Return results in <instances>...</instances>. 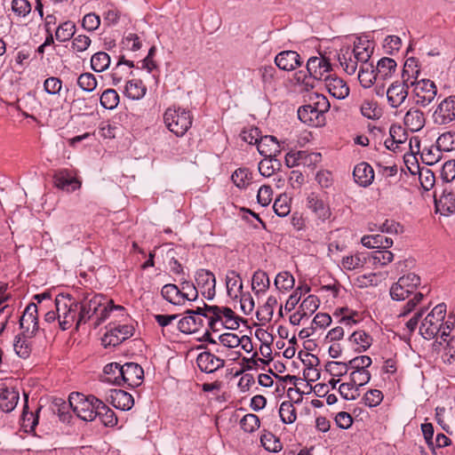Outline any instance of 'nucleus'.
I'll return each mask as SVG.
<instances>
[{"label":"nucleus","mask_w":455,"mask_h":455,"mask_svg":"<svg viewBox=\"0 0 455 455\" xmlns=\"http://www.w3.org/2000/svg\"><path fill=\"white\" fill-rule=\"evenodd\" d=\"M351 53L359 62L363 65H366L371 56L372 49L370 47L369 41L363 42L361 38H357L354 43V48Z\"/></svg>","instance_id":"35"},{"label":"nucleus","mask_w":455,"mask_h":455,"mask_svg":"<svg viewBox=\"0 0 455 455\" xmlns=\"http://www.w3.org/2000/svg\"><path fill=\"white\" fill-rule=\"evenodd\" d=\"M198 368L205 373H213L225 365V361L209 351L200 353L196 357Z\"/></svg>","instance_id":"14"},{"label":"nucleus","mask_w":455,"mask_h":455,"mask_svg":"<svg viewBox=\"0 0 455 455\" xmlns=\"http://www.w3.org/2000/svg\"><path fill=\"white\" fill-rule=\"evenodd\" d=\"M34 336L28 335V332L22 331L20 334L17 335L14 339L13 348L15 353L20 358H28L32 351V343L31 339Z\"/></svg>","instance_id":"28"},{"label":"nucleus","mask_w":455,"mask_h":455,"mask_svg":"<svg viewBox=\"0 0 455 455\" xmlns=\"http://www.w3.org/2000/svg\"><path fill=\"white\" fill-rule=\"evenodd\" d=\"M361 243L367 248L387 249L393 245V240L383 235H368L361 238Z\"/></svg>","instance_id":"30"},{"label":"nucleus","mask_w":455,"mask_h":455,"mask_svg":"<svg viewBox=\"0 0 455 455\" xmlns=\"http://www.w3.org/2000/svg\"><path fill=\"white\" fill-rule=\"evenodd\" d=\"M161 295L165 300L172 305L181 306L185 304L179 285L174 283L164 284L162 287Z\"/></svg>","instance_id":"32"},{"label":"nucleus","mask_w":455,"mask_h":455,"mask_svg":"<svg viewBox=\"0 0 455 455\" xmlns=\"http://www.w3.org/2000/svg\"><path fill=\"white\" fill-rule=\"evenodd\" d=\"M205 318L212 329L219 322L225 325L227 329L236 330L239 328V317L235 312L227 307L208 306L204 304Z\"/></svg>","instance_id":"4"},{"label":"nucleus","mask_w":455,"mask_h":455,"mask_svg":"<svg viewBox=\"0 0 455 455\" xmlns=\"http://www.w3.org/2000/svg\"><path fill=\"white\" fill-rule=\"evenodd\" d=\"M326 90L336 99H345L349 94V88L347 84L339 77L330 75L323 81Z\"/></svg>","instance_id":"19"},{"label":"nucleus","mask_w":455,"mask_h":455,"mask_svg":"<svg viewBox=\"0 0 455 455\" xmlns=\"http://www.w3.org/2000/svg\"><path fill=\"white\" fill-rule=\"evenodd\" d=\"M119 101L118 93L113 89L106 90L100 96V104L106 109L115 108Z\"/></svg>","instance_id":"52"},{"label":"nucleus","mask_w":455,"mask_h":455,"mask_svg":"<svg viewBox=\"0 0 455 455\" xmlns=\"http://www.w3.org/2000/svg\"><path fill=\"white\" fill-rule=\"evenodd\" d=\"M436 144L442 152L455 150V133L448 132L441 134L436 140Z\"/></svg>","instance_id":"49"},{"label":"nucleus","mask_w":455,"mask_h":455,"mask_svg":"<svg viewBox=\"0 0 455 455\" xmlns=\"http://www.w3.org/2000/svg\"><path fill=\"white\" fill-rule=\"evenodd\" d=\"M412 292L413 291H411L410 289L405 288L404 283H401L400 278L390 288V296L392 299L397 301L405 299L409 294Z\"/></svg>","instance_id":"54"},{"label":"nucleus","mask_w":455,"mask_h":455,"mask_svg":"<svg viewBox=\"0 0 455 455\" xmlns=\"http://www.w3.org/2000/svg\"><path fill=\"white\" fill-rule=\"evenodd\" d=\"M226 286L228 296L237 299L243 292V281L240 275L235 270H228L226 275Z\"/></svg>","instance_id":"27"},{"label":"nucleus","mask_w":455,"mask_h":455,"mask_svg":"<svg viewBox=\"0 0 455 455\" xmlns=\"http://www.w3.org/2000/svg\"><path fill=\"white\" fill-rule=\"evenodd\" d=\"M204 307H198L196 310H188V315L182 317L178 323L179 330L183 333L196 332L204 325L205 318Z\"/></svg>","instance_id":"8"},{"label":"nucleus","mask_w":455,"mask_h":455,"mask_svg":"<svg viewBox=\"0 0 455 455\" xmlns=\"http://www.w3.org/2000/svg\"><path fill=\"white\" fill-rule=\"evenodd\" d=\"M122 364L118 363H110L105 365L100 380L104 383L122 386Z\"/></svg>","instance_id":"26"},{"label":"nucleus","mask_w":455,"mask_h":455,"mask_svg":"<svg viewBox=\"0 0 455 455\" xmlns=\"http://www.w3.org/2000/svg\"><path fill=\"white\" fill-rule=\"evenodd\" d=\"M339 392L345 400H355L360 395L358 387L351 381L340 384Z\"/></svg>","instance_id":"63"},{"label":"nucleus","mask_w":455,"mask_h":455,"mask_svg":"<svg viewBox=\"0 0 455 455\" xmlns=\"http://www.w3.org/2000/svg\"><path fill=\"white\" fill-rule=\"evenodd\" d=\"M367 257L363 252H355L343 257L341 268L347 271L358 270L363 267Z\"/></svg>","instance_id":"34"},{"label":"nucleus","mask_w":455,"mask_h":455,"mask_svg":"<svg viewBox=\"0 0 455 455\" xmlns=\"http://www.w3.org/2000/svg\"><path fill=\"white\" fill-rule=\"evenodd\" d=\"M408 136L405 130L401 125L393 124L389 130V138H387L384 145L395 153L402 151V145L407 141Z\"/></svg>","instance_id":"18"},{"label":"nucleus","mask_w":455,"mask_h":455,"mask_svg":"<svg viewBox=\"0 0 455 455\" xmlns=\"http://www.w3.org/2000/svg\"><path fill=\"white\" fill-rule=\"evenodd\" d=\"M106 401L122 411H129L134 404L132 395L122 389H110L106 395Z\"/></svg>","instance_id":"15"},{"label":"nucleus","mask_w":455,"mask_h":455,"mask_svg":"<svg viewBox=\"0 0 455 455\" xmlns=\"http://www.w3.org/2000/svg\"><path fill=\"white\" fill-rule=\"evenodd\" d=\"M331 104L328 99L319 93H314L309 96L307 103L298 108L297 114H325L329 111Z\"/></svg>","instance_id":"11"},{"label":"nucleus","mask_w":455,"mask_h":455,"mask_svg":"<svg viewBox=\"0 0 455 455\" xmlns=\"http://www.w3.org/2000/svg\"><path fill=\"white\" fill-rule=\"evenodd\" d=\"M396 62L395 60L387 57L380 59L375 68L379 80L389 78L396 70Z\"/></svg>","instance_id":"36"},{"label":"nucleus","mask_w":455,"mask_h":455,"mask_svg":"<svg viewBox=\"0 0 455 455\" xmlns=\"http://www.w3.org/2000/svg\"><path fill=\"white\" fill-rule=\"evenodd\" d=\"M76 32V25L72 21H66L60 25L55 32L56 39L60 42L68 41Z\"/></svg>","instance_id":"48"},{"label":"nucleus","mask_w":455,"mask_h":455,"mask_svg":"<svg viewBox=\"0 0 455 455\" xmlns=\"http://www.w3.org/2000/svg\"><path fill=\"white\" fill-rule=\"evenodd\" d=\"M274 156H265L263 160L259 163V172L264 177H270L279 169L280 162L273 158Z\"/></svg>","instance_id":"41"},{"label":"nucleus","mask_w":455,"mask_h":455,"mask_svg":"<svg viewBox=\"0 0 455 455\" xmlns=\"http://www.w3.org/2000/svg\"><path fill=\"white\" fill-rule=\"evenodd\" d=\"M104 301L105 297L101 294H87L83 299L77 301V326L87 323L94 315H98V311L103 306Z\"/></svg>","instance_id":"6"},{"label":"nucleus","mask_w":455,"mask_h":455,"mask_svg":"<svg viewBox=\"0 0 455 455\" xmlns=\"http://www.w3.org/2000/svg\"><path fill=\"white\" fill-rule=\"evenodd\" d=\"M184 301H194L198 297L197 287L190 281L182 279L179 285Z\"/></svg>","instance_id":"47"},{"label":"nucleus","mask_w":455,"mask_h":455,"mask_svg":"<svg viewBox=\"0 0 455 455\" xmlns=\"http://www.w3.org/2000/svg\"><path fill=\"white\" fill-rule=\"evenodd\" d=\"M353 176L358 185L365 188L372 183L374 171L369 164L362 162L355 166Z\"/></svg>","instance_id":"24"},{"label":"nucleus","mask_w":455,"mask_h":455,"mask_svg":"<svg viewBox=\"0 0 455 455\" xmlns=\"http://www.w3.org/2000/svg\"><path fill=\"white\" fill-rule=\"evenodd\" d=\"M107 331L101 338V343L105 347H116L133 335L134 328L131 324L109 323Z\"/></svg>","instance_id":"7"},{"label":"nucleus","mask_w":455,"mask_h":455,"mask_svg":"<svg viewBox=\"0 0 455 455\" xmlns=\"http://www.w3.org/2000/svg\"><path fill=\"white\" fill-rule=\"evenodd\" d=\"M318 298L315 295H309L302 301L299 309L303 312V315L308 317L318 308Z\"/></svg>","instance_id":"60"},{"label":"nucleus","mask_w":455,"mask_h":455,"mask_svg":"<svg viewBox=\"0 0 455 455\" xmlns=\"http://www.w3.org/2000/svg\"><path fill=\"white\" fill-rule=\"evenodd\" d=\"M77 84L83 91L91 92L96 88L97 80L94 75L91 73H84L79 76Z\"/></svg>","instance_id":"61"},{"label":"nucleus","mask_w":455,"mask_h":455,"mask_svg":"<svg viewBox=\"0 0 455 455\" xmlns=\"http://www.w3.org/2000/svg\"><path fill=\"white\" fill-rule=\"evenodd\" d=\"M197 288L204 297L209 300L215 296L216 278L212 272L206 269H198L195 275Z\"/></svg>","instance_id":"9"},{"label":"nucleus","mask_w":455,"mask_h":455,"mask_svg":"<svg viewBox=\"0 0 455 455\" xmlns=\"http://www.w3.org/2000/svg\"><path fill=\"white\" fill-rule=\"evenodd\" d=\"M54 303L60 329L62 331H66L75 323L77 329L79 327L77 326V300H76L70 294L60 293L56 296Z\"/></svg>","instance_id":"2"},{"label":"nucleus","mask_w":455,"mask_h":455,"mask_svg":"<svg viewBox=\"0 0 455 455\" xmlns=\"http://www.w3.org/2000/svg\"><path fill=\"white\" fill-rule=\"evenodd\" d=\"M164 123L170 132L177 136L184 135L191 126L190 116H164Z\"/></svg>","instance_id":"21"},{"label":"nucleus","mask_w":455,"mask_h":455,"mask_svg":"<svg viewBox=\"0 0 455 455\" xmlns=\"http://www.w3.org/2000/svg\"><path fill=\"white\" fill-rule=\"evenodd\" d=\"M275 286L281 291H288L295 283L294 277L287 271L279 273L275 278Z\"/></svg>","instance_id":"43"},{"label":"nucleus","mask_w":455,"mask_h":455,"mask_svg":"<svg viewBox=\"0 0 455 455\" xmlns=\"http://www.w3.org/2000/svg\"><path fill=\"white\" fill-rule=\"evenodd\" d=\"M419 180L422 188L426 191L432 189L435 186V177L428 168H422L419 172Z\"/></svg>","instance_id":"56"},{"label":"nucleus","mask_w":455,"mask_h":455,"mask_svg":"<svg viewBox=\"0 0 455 455\" xmlns=\"http://www.w3.org/2000/svg\"><path fill=\"white\" fill-rule=\"evenodd\" d=\"M372 363L371 358L368 355H360L348 362L349 370L352 371H368L367 368Z\"/></svg>","instance_id":"59"},{"label":"nucleus","mask_w":455,"mask_h":455,"mask_svg":"<svg viewBox=\"0 0 455 455\" xmlns=\"http://www.w3.org/2000/svg\"><path fill=\"white\" fill-rule=\"evenodd\" d=\"M231 178L236 187L243 188L250 184L251 173L245 168H240L232 174Z\"/></svg>","instance_id":"55"},{"label":"nucleus","mask_w":455,"mask_h":455,"mask_svg":"<svg viewBox=\"0 0 455 455\" xmlns=\"http://www.w3.org/2000/svg\"><path fill=\"white\" fill-rule=\"evenodd\" d=\"M273 209L277 216H287L291 212L288 196L286 195L279 196L274 202Z\"/></svg>","instance_id":"53"},{"label":"nucleus","mask_w":455,"mask_h":455,"mask_svg":"<svg viewBox=\"0 0 455 455\" xmlns=\"http://www.w3.org/2000/svg\"><path fill=\"white\" fill-rule=\"evenodd\" d=\"M442 150L438 148L437 144L435 146L426 147L421 152V158L427 165H433L442 159Z\"/></svg>","instance_id":"42"},{"label":"nucleus","mask_w":455,"mask_h":455,"mask_svg":"<svg viewBox=\"0 0 455 455\" xmlns=\"http://www.w3.org/2000/svg\"><path fill=\"white\" fill-rule=\"evenodd\" d=\"M419 74L420 67L419 60L414 57L408 58L404 62L402 72L403 83L406 85V88L416 84Z\"/></svg>","instance_id":"23"},{"label":"nucleus","mask_w":455,"mask_h":455,"mask_svg":"<svg viewBox=\"0 0 455 455\" xmlns=\"http://www.w3.org/2000/svg\"><path fill=\"white\" fill-rule=\"evenodd\" d=\"M270 286L267 274L263 270H257L251 277V289L256 296L264 294Z\"/></svg>","instance_id":"33"},{"label":"nucleus","mask_w":455,"mask_h":455,"mask_svg":"<svg viewBox=\"0 0 455 455\" xmlns=\"http://www.w3.org/2000/svg\"><path fill=\"white\" fill-rule=\"evenodd\" d=\"M306 206L318 220H321L322 221H325L331 216V211L329 204H326L320 195L315 192H311L307 196Z\"/></svg>","instance_id":"10"},{"label":"nucleus","mask_w":455,"mask_h":455,"mask_svg":"<svg viewBox=\"0 0 455 455\" xmlns=\"http://www.w3.org/2000/svg\"><path fill=\"white\" fill-rule=\"evenodd\" d=\"M352 53L349 52L347 48L341 56L339 57V60L340 65L343 67V69L348 75H353L356 71L357 63L359 62L356 59L352 58Z\"/></svg>","instance_id":"50"},{"label":"nucleus","mask_w":455,"mask_h":455,"mask_svg":"<svg viewBox=\"0 0 455 455\" xmlns=\"http://www.w3.org/2000/svg\"><path fill=\"white\" fill-rule=\"evenodd\" d=\"M240 426L244 432L252 433L259 427V419L255 414H246L240 420Z\"/></svg>","instance_id":"58"},{"label":"nucleus","mask_w":455,"mask_h":455,"mask_svg":"<svg viewBox=\"0 0 455 455\" xmlns=\"http://www.w3.org/2000/svg\"><path fill=\"white\" fill-rule=\"evenodd\" d=\"M434 197L436 212L444 216L455 212V194L451 190L444 188L439 197L435 191Z\"/></svg>","instance_id":"17"},{"label":"nucleus","mask_w":455,"mask_h":455,"mask_svg":"<svg viewBox=\"0 0 455 455\" xmlns=\"http://www.w3.org/2000/svg\"><path fill=\"white\" fill-rule=\"evenodd\" d=\"M279 416L284 424H291L296 420V410L291 402L284 401L281 403Z\"/></svg>","instance_id":"44"},{"label":"nucleus","mask_w":455,"mask_h":455,"mask_svg":"<svg viewBox=\"0 0 455 455\" xmlns=\"http://www.w3.org/2000/svg\"><path fill=\"white\" fill-rule=\"evenodd\" d=\"M55 186L67 192H74L79 189L82 186L79 180L70 171L63 169L55 173L54 177Z\"/></svg>","instance_id":"16"},{"label":"nucleus","mask_w":455,"mask_h":455,"mask_svg":"<svg viewBox=\"0 0 455 455\" xmlns=\"http://www.w3.org/2000/svg\"><path fill=\"white\" fill-rule=\"evenodd\" d=\"M20 395L13 387H9L4 384L0 385V409L4 412L12 411L19 402Z\"/></svg>","instance_id":"20"},{"label":"nucleus","mask_w":455,"mask_h":455,"mask_svg":"<svg viewBox=\"0 0 455 455\" xmlns=\"http://www.w3.org/2000/svg\"><path fill=\"white\" fill-rule=\"evenodd\" d=\"M146 93V87L141 80H131L125 86V94L132 99H141Z\"/></svg>","instance_id":"40"},{"label":"nucleus","mask_w":455,"mask_h":455,"mask_svg":"<svg viewBox=\"0 0 455 455\" xmlns=\"http://www.w3.org/2000/svg\"><path fill=\"white\" fill-rule=\"evenodd\" d=\"M331 65L323 56L311 57L307 62V73L299 71L295 74L298 83L303 84L307 88H314L315 82H323L331 75Z\"/></svg>","instance_id":"1"},{"label":"nucleus","mask_w":455,"mask_h":455,"mask_svg":"<svg viewBox=\"0 0 455 455\" xmlns=\"http://www.w3.org/2000/svg\"><path fill=\"white\" fill-rule=\"evenodd\" d=\"M275 65L284 71H291L301 65L300 56L294 51H283L275 59Z\"/></svg>","instance_id":"22"},{"label":"nucleus","mask_w":455,"mask_h":455,"mask_svg":"<svg viewBox=\"0 0 455 455\" xmlns=\"http://www.w3.org/2000/svg\"><path fill=\"white\" fill-rule=\"evenodd\" d=\"M326 371L334 377H341L347 373L349 367L348 363L331 361L325 365Z\"/></svg>","instance_id":"57"},{"label":"nucleus","mask_w":455,"mask_h":455,"mask_svg":"<svg viewBox=\"0 0 455 455\" xmlns=\"http://www.w3.org/2000/svg\"><path fill=\"white\" fill-rule=\"evenodd\" d=\"M353 349L357 353L366 351L372 344V337L363 330L355 331L348 338Z\"/></svg>","instance_id":"25"},{"label":"nucleus","mask_w":455,"mask_h":455,"mask_svg":"<svg viewBox=\"0 0 455 455\" xmlns=\"http://www.w3.org/2000/svg\"><path fill=\"white\" fill-rule=\"evenodd\" d=\"M358 79L364 88H369L374 81L379 80L376 70L372 64L362 65L358 73Z\"/></svg>","instance_id":"38"},{"label":"nucleus","mask_w":455,"mask_h":455,"mask_svg":"<svg viewBox=\"0 0 455 455\" xmlns=\"http://www.w3.org/2000/svg\"><path fill=\"white\" fill-rule=\"evenodd\" d=\"M96 401L100 400L93 395L72 393L68 397V405L78 418L84 421H92L97 417L99 409Z\"/></svg>","instance_id":"3"},{"label":"nucleus","mask_w":455,"mask_h":455,"mask_svg":"<svg viewBox=\"0 0 455 455\" xmlns=\"http://www.w3.org/2000/svg\"><path fill=\"white\" fill-rule=\"evenodd\" d=\"M110 64V57L107 52H99L92 56L91 66L95 72L106 70Z\"/></svg>","instance_id":"45"},{"label":"nucleus","mask_w":455,"mask_h":455,"mask_svg":"<svg viewBox=\"0 0 455 455\" xmlns=\"http://www.w3.org/2000/svg\"><path fill=\"white\" fill-rule=\"evenodd\" d=\"M99 407L97 410V417H100L101 422L105 426H115L117 423V418L115 412L108 408L101 400L96 401Z\"/></svg>","instance_id":"39"},{"label":"nucleus","mask_w":455,"mask_h":455,"mask_svg":"<svg viewBox=\"0 0 455 455\" xmlns=\"http://www.w3.org/2000/svg\"><path fill=\"white\" fill-rule=\"evenodd\" d=\"M122 381L123 385L135 387H139L144 379V371L142 367L136 363H126L122 364Z\"/></svg>","instance_id":"12"},{"label":"nucleus","mask_w":455,"mask_h":455,"mask_svg":"<svg viewBox=\"0 0 455 455\" xmlns=\"http://www.w3.org/2000/svg\"><path fill=\"white\" fill-rule=\"evenodd\" d=\"M371 259L373 265L386 266L394 259V254L387 249L378 250L372 252Z\"/></svg>","instance_id":"62"},{"label":"nucleus","mask_w":455,"mask_h":455,"mask_svg":"<svg viewBox=\"0 0 455 455\" xmlns=\"http://www.w3.org/2000/svg\"><path fill=\"white\" fill-rule=\"evenodd\" d=\"M256 145L261 156H275L276 153H280L278 142L274 136H261Z\"/></svg>","instance_id":"31"},{"label":"nucleus","mask_w":455,"mask_h":455,"mask_svg":"<svg viewBox=\"0 0 455 455\" xmlns=\"http://www.w3.org/2000/svg\"><path fill=\"white\" fill-rule=\"evenodd\" d=\"M28 396L25 395V405L22 412V426L25 428H29L28 431H34L38 424V415L28 411Z\"/></svg>","instance_id":"51"},{"label":"nucleus","mask_w":455,"mask_h":455,"mask_svg":"<svg viewBox=\"0 0 455 455\" xmlns=\"http://www.w3.org/2000/svg\"><path fill=\"white\" fill-rule=\"evenodd\" d=\"M445 315L446 306L443 303L436 305L422 321L419 326L420 334L427 339H431L438 335Z\"/></svg>","instance_id":"5"},{"label":"nucleus","mask_w":455,"mask_h":455,"mask_svg":"<svg viewBox=\"0 0 455 455\" xmlns=\"http://www.w3.org/2000/svg\"><path fill=\"white\" fill-rule=\"evenodd\" d=\"M299 165L314 167L322 160V155L318 152H308L306 150L297 151Z\"/></svg>","instance_id":"46"},{"label":"nucleus","mask_w":455,"mask_h":455,"mask_svg":"<svg viewBox=\"0 0 455 455\" xmlns=\"http://www.w3.org/2000/svg\"><path fill=\"white\" fill-rule=\"evenodd\" d=\"M407 89L403 83H395L389 86L387 96L392 107L396 108L404 101L408 94Z\"/></svg>","instance_id":"29"},{"label":"nucleus","mask_w":455,"mask_h":455,"mask_svg":"<svg viewBox=\"0 0 455 455\" xmlns=\"http://www.w3.org/2000/svg\"><path fill=\"white\" fill-rule=\"evenodd\" d=\"M37 312V306L35 303H30L27 306L20 319L22 331L28 332L30 336H35L39 330Z\"/></svg>","instance_id":"13"},{"label":"nucleus","mask_w":455,"mask_h":455,"mask_svg":"<svg viewBox=\"0 0 455 455\" xmlns=\"http://www.w3.org/2000/svg\"><path fill=\"white\" fill-rule=\"evenodd\" d=\"M413 86H415L414 90L419 98L420 97L419 92L426 93L421 98L423 100H427L428 103L432 101L437 92L435 83L429 79L417 81Z\"/></svg>","instance_id":"37"},{"label":"nucleus","mask_w":455,"mask_h":455,"mask_svg":"<svg viewBox=\"0 0 455 455\" xmlns=\"http://www.w3.org/2000/svg\"><path fill=\"white\" fill-rule=\"evenodd\" d=\"M383 394L379 389H370L363 395V403L368 407H376L383 400Z\"/></svg>","instance_id":"64"}]
</instances>
